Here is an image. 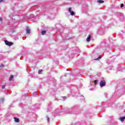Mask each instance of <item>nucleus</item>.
<instances>
[{"label":"nucleus","mask_w":125,"mask_h":125,"mask_svg":"<svg viewBox=\"0 0 125 125\" xmlns=\"http://www.w3.org/2000/svg\"><path fill=\"white\" fill-rule=\"evenodd\" d=\"M14 78L13 75H11V76L9 78V81H11V80H12Z\"/></svg>","instance_id":"nucleus-11"},{"label":"nucleus","mask_w":125,"mask_h":125,"mask_svg":"<svg viewBox=\"0 0 125 125\" xmlns=\"http://www.w3.org/2000/svg\"><path fill=\"white\" fill-rule=\"evenodd\" d=\"M46 118H47V122H49V120H50L49 117H48V116H46Z\"/></svg>","instance_id":"nucleus-14"},{"label":"nucleus","mask_w":125,"mask_h":125,"mask_svg":"<svg viewBox=\"0 0 125 125\" xmlns=\"http://www.w3.org/2000/svg\"><path fill=\"white\" fill-rule=\"evenodd\" d=\"M0 67H3V64H1L0 65Z\"/></svg>","instance_id":"nucleus-21"},{"label":"nucleus","mask_w":125,"mask_h":125,"mask_svg":"<svg viewBox=\"0 0 125 125\" xmlns=\"http://www.w3.org/2000/svg\"><path fill=\"white\" fill-rule=\"evenodd\" d=\"M96 83H97V80H95L94 81V84H96Z\"/></svg>","instance_id":"nucleus-17"},{"label":"nucleus","mask_w":125,"mask_h":125,"mask_svg":"<svg viewBox=\"0 0 125 125\" xmlns=\"http://www.w3.org/2000/svg\"><path fill=\"white\" fill-rule=\"evenodd\" d=\"M5 43L6 45H8V46H11L13 44L12 42H9V44H7V41H5Z\"/></svg>","instance_id":"nucleus-2"},{"label":"nucleus","mask_w":125,"mask_h":125,"mask_svg":"<svg viewBox=\"0 0 125 125\" xmlns=\"http://www.w3.org/2000/svg\"><path fill=\"white\" fill-rule=\"evenodd\" d=\"M70 13L72 16H74V15H75V12H74L73 11H72Z\"/></svg>","instance_id":"nucleus-9"},{"label":"nucleus","mask_w":125,"mask_h":125,"mask_svg":"<svg viewBox=\"0 0 125 125\" xmlns=\"http://www.w3.org/2000/svg\"><path fill=\"white\" fill-rule=\"evenodd\" d=\"M101 58L100 57H99L98 58L95 59V60H99Z\"/></svg>","instance_id":"nucleus-16"},{"label":"nucleus","mask_w":125,"mask_h":125,"mask_svg":"<svg viewBox=\"0 0 125 125\" xmlns=\"http://www.w3.org/2000/svg\"><path fill=\"white\" fill-rule=\"evenodd\" d=\"M4 101V99L1 98L0 99V103H3V102Z\"/></svg>","instance_id":"nucleus-8"},{"label":"nucleus","mask_w":125,"mask_h":125,"mask_svg":"<svg viewBox=\"0 0 125 125\" xmlns=\"http://www.w3.org/2000/svg\"><path fill=\"white\" fill-rule=\"evenodd\" d=\"M26 34H30L31 32V29H30L29 27H27L26 29Z\"/></svg>","instance_id":"nucleus-4"},{"label":"nucleus","mask_w":125,"mask_h":125,"mask_svg":"<svg viewBox=\"0 0 125 125\" xmlns=\"http://www.w3.org/2000/svg\"><path fill=\"white\" fill-rule=\"evenodd\" d=\"M2 88L3 89L4 88H5V85H2Z\"/></svg>","instance_id":"nucleus-15"},{"label":"nucleus","mask_w":125,"mask_h":125,"mask_svg":"<svg viewBox=\"0 0 125 125\" xmlns=\"http://www.w3.org/2000/svg\"><path fill=\"white\" fill-rule=\"evenodd\" d=\"M98 2L99 3H104V1L102 0H98Z\"/></svg>","instance_id":"nucleus-7"},{"label":"nucleus","mask_w":125,"mask_h":125,"mask_svg":"<svg viewBox=\"0 0 125 125\" xmlns=\"http://www.w3.org/2000/svg\"><path fill=\"white\" fill-rule=\"evenodd\" d=\"M91 38V36H90V35H89L88 37L86 39V42H90Z\"/></svg>","instance_id":"nucleus-3"},{"label":"nucleus","mask_w":125,"mask_h":125,"mask_svg":"<svg viewBox=\"0 0 125 125\" xmlns=\"http://www.w3.org/2000/svg\"><path fill=\"white\" fill-rule=\"evenodd\" d=\"M104 95H106V93H104Z\"/></svg>","instance_id":"nucleus-24"},{"label":"nucleus","mask_w":125,"mask_h":125,"mask_svg":"<svg viewBox=\"0 0 125 125\" xmlns=\"http://www.w3.org/2000/svg\"><path fill=\"white\" fill-rule=\"evenodd\" d=\"M120 120L121 121V122H124V121L125 120V117H120Z\"/></svg>","instance_id":"nucleus-6"},{"label":"nucleus","mask_w":125,"mask_h":125,"mask_svg":"<svg viewBox=\"0 0 125 125\" xmlns=\"http://www.w3.org/2000/svg\"><path fill=\"white\" fill-rule=\"evenodd\" d=\"M124 3H122L121 5V7H124Z\"/></svg>","instance_id":"nucleus-18"},{"label":"nucleus","mask_w":125,"mask_h":125,"mask_svg":"<svg viewBox=\"0 0 125 125\" xmlns=\"http://www.w3.org/2000/svg\"><path fill=\"white\" fill-rule=\"evenodd\" d=\"M68 11H69V12H71L72 11V8H71V7H69V8H68Z\"/></svg>","instance_id":"nucleus-12"},{"label":"nucleus","mask_w":125,"mask_h":125,"mask_svg":"<svg viewBox=\"0 0 125 125\" xmlns=\"http://www.w3.org/2000/svg\"><path fill=\"white\" fill-rule=\"evenodd\" d=\"M14 120H15V122H16V123H19V118L15 117Z\"/></svg>","instance_id":"nucleus-5"},{"label":"nucleus","mask_w":125,"mask_h":125,"mask_svg":"<svg viewBox=\"0 0 125 125\" xmlns=\"http://www.w3.org/2000/svg\"><path fill=\"white\" fill-rule=\"evenodd\" d=\"M105 84H106V82L104 80L101 81L100 83V85L102 87H103V86H105Z\"/></svg>","instance_id":"nucleus-1"},{"label":"nucleus","mask_w":125,"mask_h":125,"mask_svg":"<svg viewBox=\"0 0 125 125\" xmlns=\"http://www.w3.org/2000/svg\"><path fill=\"white\" fill-rule=\"evenodd\" d=\"M2 20V19H1V18H0V21H1Z\"/></svg>","instance_id":"nucleus-23"},{"label":"nucleus","mask_w":125,"mask_h":125,"mask_svg":"<svg viewBox=\"0 0 125 125\" xmlns=\"http://www.w3.org/2000/svg\"><path fill=\"white\" fill-rule=\"evenodd\" d=\"M41 72H42V69H40L39 70V71H38V74H41Z\"/></svg>","instance_id":"nucleus-13"},{"label":"nucleus","mask_w":125,"mask_h":125,"mask_svg":"<svg viewBox=\"0 0 125 125\" xmlns=\"http://www.w3.org/2000/svg\"><path fill=\"white\" fill-rule=\"evenodd\" d=\"M62 98L63 99H65V98H66V96H63V97H62Z\"/></svg>","instance_id":"nucleus-19"},{"label":"nucleus","mask_w":125,"mask_h":125,"mask_svg":"<svg viewBox=\"0 0 125 125\" xmlns=\"http://www.w3.org/2000/svg\"><path fill=\"white\" fill-rule=\"evenodd\" d=\"M9 42L7 41V44H9Z\"/></svg>","instance_id":"nucleus-22"},{"label":"nucleus","mask_w":125,"mask_h":125,"mask_svg":"<svg viewBox=\"0 0 125 125\" xmlns=\"http://www.w3.org/2000/svg\"><path fill=\"white\" fill-rule=\"evenodd\" d=\"M4 0H0V2H2L3 1H4Z\"/></svg>","instance_id":"nucleus-20"},{"label":"nucleus","mask_w":125,"mask_h":125,"mask_svg":"<svg viewBox=\"0 0 125 125\" xmlns=\"http://www.w3.org/2000/svg\"><path fill=\"white\" fill-rule=\"evenodd\" d=\"M42 35H45V34L46 33V31H42Z\"/></svg>","instance_id":"nucleus-10"}]
</instances>
